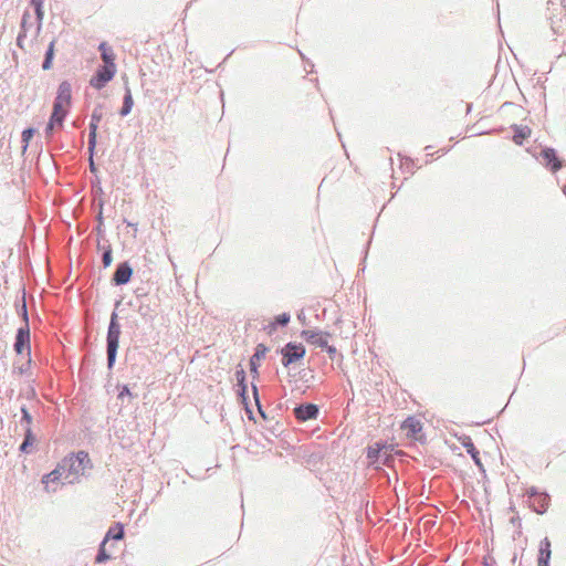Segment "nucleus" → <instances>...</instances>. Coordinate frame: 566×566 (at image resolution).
Segmentation results:
<instances>
[{
    "label": "nucleus",
    "instance_id": "nucleus-50",
    "mask_svg": "<svg viewBox=\"0 0 566 566\" xmlns=\"http://www.w3.org/2000/svg\"><path fill=\"white\" fill-rule=\"evenodd\" d=\"M96 232H97V234H98V235H102V234H103V232H104V231H103V224H97V227H96Z\"/></svg>",
    "mask_w": 566,
    "mask_h": 566
},
{
    "label": "nucleus",
    "instance_id": "nucleus-35",
    "mask_svg": "<svg viewBox=\"0 0 566 566\" xmlns=\"http://www.w3.org/2000/svg\"><path fill=\"white\" fill-rule=\"evenodd\" d=\"M97 247L101 248V244L98 243ZM102 249H103L102 263H103V268L106 269V268L111 266V264L113 262V250H112L111 244L104 245V247H102Z\"/></svg>",
    "mask_w": 566,
    "mask_h": 566
},
{
    "label": "nucleus",
    "instance_id": "nucleus-33",
    "mask_svg": "<svg viewBox=\"0 0 566 566\" xmlns=\"http://www.w3.org/2000/svg\"><path fill=\"white\" fill-rule=\"evenodd\" d=\"M251 389H252L253 399L255 401V406L258 408L260 416L263 418V420L268 421L269 420L268 416H266L265 411L263 410V407H262V403L260 400L259 388L253 381L251 384Z\"/></svg>",
    "mask_w": 566,
    "mask_h": 566
},
{
    "label": "nucleus",
    "instance_id": "nucleus-5",
    "mask_svg": "<svg viewBox=\"0 0 566 566\" xmlns=\"http://www.w3.org/2000/svg\"><path fill=\"white\" fill-rule=\"evenodd\" d=\"M13 349L17 355L27 354L28 364H31L30 325H22L18 328Z\"/></svg>",
    "mask_w": 566,
    "mask_h": 566
},
{
    "label": "nucleus",
    "instance_id": "nucleus-1",
    "mask_svg": "<svg viewBox=\"0 0 566 566\" xmlns=\"http://www.w3.org/2000/svg\"><path fill=\"white\" fill-rule=\"evenodd\" d=\"M60 468L66 473L65 479H69L70 483L77 481L80 476H86L93 469V463L86 451H78L71 453L60 462Z\"/></svg>",
    "mask_w": 566,
    "mask_h": 566
},
{
    "label": "nucleus",
    "instance_id": "nucleus-31",
    "mask_svg": "<svg viewBox=\"0 0 566 566\" xmlns=\"http://www.w3.org/2000/svg\"><path fill=\"white\" fill-rule=\"evenodd\" d=\"M106 543L105 539L101 542L95 556V564H104L111 559V555L106 552Z\"/></svg>",
    "mask_w": 566,
    "mask_h": 566
},
{
    "label": "nucleus",
    "instance_id": "nucleus-10",
    "mask_svg": "<svg viewBox=\"0 0 566 566\" xmlns=\"http://www.w3.org/2000/svg\"><path fill=\"white\" fill-rule=\"evenodd\" d=\"M541 158L546 168H548L552 172H557L564 166L562 159H559L557 151L551 147H544L541 150Z\"/></svg>",
    "mask_w": 566,
    "mask_h": 566
},
{
    "label": "nucleus",
    "instance_id": "nucleus-24",
    "mask_svg": "<svg viewBox=\"0 0 566 566\" xmlns=\"http://www.w3.org/2000/svg\"><path fill=\"white\" fill-rule=\"evenodd\" d=\"M98 51L101 52V57L104 62V65L115 64V54L106 42L99 43Z\"/></svg>",
    "mask_w": 566,
    "mask_h": 566
},
{
    "label": "nucleus",
    "instance_id": "nucleus-47",
    "mask_svg": "<svg viewBox=\"0 0 566 566\" xmlns=\"http://www.w3.org/2000/svg\"><path fill=\"white\" fill-rule=\"evenodd\" d=\"M54 126H55L54 123H52L51 120L48 122L45 129H44L46 137H51L53 135Z\"/></svg>",
    "mask_w": 566,
    "mask_h": 566
},
{
    "label": "nucleus",
    "instance_id": "nucleus-11",
    "mask_svg": "<svg viewBox=\"0 0 566 566\" xmlns=\"http://www.w3.org/2000/svg\"><path fill=\"white\" fill-rule=\"evenodd\" d=\"M72 103V85L69 81H62L59 84L56 96L54 98L53 105L71 107Z\"/></svg>",
    "mask_w": 566,
    "mask_h": 566
},
{
    "label": "nucleus",
    "instance_id": "nucleus-39",
    "mask_svg": "<svg viewBox=\"0 0 566 566\" xmlns=\"http://www.w3.org/2000/svg\"><path fill=\"white\" fill-rule=\"evenodd\" d=\"M21 423H27V427H31V423L33 421V418L31 413L29 412L28 408L25 406H22L21 409Z\"/></svg>",
    "mask_w": 566,
    "mask_h": 566
},
{
    "label": "nucleus",
    "instance_id": "nucleus-19",
    "mask_svg": "<svg viewBox=\"0 0 566 566\" xmlns=\"http://www.w3.org/2000/svg\"><path fill=\"white\" fill-rule=\"evenodd\" d=\"M69 109H70L69 107L61 106V105L59 106V104L53 105V109H52L49 120L54 123L56 126L62 127L63 123L69 114Z\"/></svg>",
    "mask_w": 566,
    "mask_h": 566
},
{
    "label": "nucleus",
    "instance_id": "nucleus-40",
    "mask_svg": "<svg viewBox=\"0 0 566 566\" xmlns=\"http://www.w3.org/2000/svg\"><path fill=\"white\" fill-rule=\"evenodd\" d=\"M102 118H103L102 105H97V106L94 107V109H93V112L91 114V119L90 120L99 124Z\"/></svg>",
    "mask_w": 566,
    "mask_h": 566
},
{
    "label": "nucleus",
    "instance_id": "nucleus-37",
    "mask_svg": "<svg viewBox=\"0 0 566 566\" xmlns=\"http://www.w3.org/2000/svg\"><path fill=\"white\" fill-rule=\"evenodd\" d=\"M264 429L270 436H273L275 438L280 437L284 431L283 426L279 421H275L273 424L266 426Z\"/></svg>",
    "mask_w": 566,
    "mask_h": 566
},
{
    "label": "nucleus",
    "instance_id": "nucleus-34",
    "mask_svg": "<svg viewBox=\"0 0 566 566\" xmlns=\"http://www.w3.org/2000/svg\"><path fill=\"white\" fill-rule=\"evenodd\" d=\"M43 0H30V4L34 8L35 18L39 24V28L42 24L43 18H44V10H43Z\"/></svg>",
    "mask_w": 566,
    "mask_h": 566
},
{
    "label": "nucleus",
    "instance_id": "nucleus-54",
    "mask_svg": "<svg viewBox=\"0 0 566 566\" xmlns=\"http://www.w3.org/2000/svg\"><path fill=\"white\" fill-rule=\"evenodd\" d=\"M352 401H354V398L349 399V401L347 402V409L349 408Z\"/></svg>",
    "mask_w": 566,
    "mask_h": 566
},
{
    "label": "nucleus",
    "instance_id": "nucleus-3",
    "mask_svg": "<svg viewBox=\"0 0 566 566\" xmlns=\"http://www.w3.org/2000/svg\"><path fill=\"white\" fill-rule=\"evenodd\" d=\"M547 21L554 41L566 38V8L562 3L548 2Z\"/></svg>",
    "mask_w": 566,
    "mask_h": 566
},
{
    "label": "nucleus",
    "instance_id": "nucleus-28",
    "mask_svg": "<svg viewBox=\"0 0 566 566\" xmlns=\"http://www.w3.org/2000/svg\"><path fill=\"white\" fill-rule=\"evenodd\" d=\"M54 45H55V41L53 40L50 42V44L45 51L44 59L42 62V69L44 71L51 70V67H52V63H53V59H54Z\"/></svg>",
    "mask_w": 566,
    "mask_h": 566
},
{
    "label": "nucleus",
    "instance_id": "nucleus-48",
    "mask_svg": "<svg viewBox=\"0 0 566 566\" xmlns=\"http://www.w3.org/2000/svg\"><path fill=\"white\" fill-rule=\"evenodd\" d=\"M30 364L27 363V365H22L14 369V373H18L19 375H23L28 371Z\"/></svg>",
    "mask_w": 566,
    "mask_h": 566
},
{
    "label": "nucleus",
    "instance_id": "nucleus-17",
    "mask_svg": "<svg viewBox=\"0 0 566 566\" xmlns=\"http://www.w3.org/2000/svg\"><path fill=\"white\" fill-rule=\"evenodd\" d=\"M401 429L406 430L407 437L419 440L417 434L422 430V423L416 417L410 416L402 422Z\"/></svg>",
    "mask_w": 566,
    "mask_h": 566
},
{
    "label": "nucleus",
    "instance_id": "nucleus-45",
    "mask_svg": "<svg viewBox=\"0 0 566 566\" xmlns=\"http://www.w3.org/2000/svg\"><path fill=\"white\" fill-rule=\"evenodd\" d=\"M27 38V34L24 31H20L18 36H17V45L21 49V50H24V45H23V42Z\"/></svg>",
    "mask_w": 566,
    "mask_h": 566
},
{
    "label": "nucleus",
    "instance_id": "nucleus-56",
    "mask_svg": "<svg viewBox=\"0 0 566 566\" xmlns=\"http://www.w3.org/2000/svg\"><path fill=\"white\" fill-rule=\"evenodd\" d=\"M563 192H564V195H565V197H566V185H565V186H564V188H563Z\"/></svg>",
    "mask_w": 566,
    "mask_h": 566
},
{
    "label": "nucleus",
    "instance_id": "nucleus-8",
    "mask_svg": "<svg viewBox=\"0 0 566 566\" xmlns=\"http://www.w3.org/2000/svg\"><path fill=\"white\" fill-rule=\"evenodd\" d=\"M293 415L301 423L315 420L319 415V407L313 402H302L294 407Z\"/></svg>",
    "mask_w": 566,
    "mask_h": 566
},
{
    "label": "nucleus",
    "instance_id": "nucleus-42",
    "mask_svg": "<svg viewBox=\"0 0 566 566\" xmlns=\"http://www.w3.org/2000/svg\"><path fill=\"white\" fill-rule=\"evenodd\" d=\"M134 294H135V297L137 298L138 302H142L144 300H148V293L145 291L144 287H137L135 291H134Z\"/></svg>",
    "mask_w": 566,
    "mask_h": 566
},
{
    "label": "nucleus",
    "instance_id": "nucleus-6",
    "mask_svg": "<svg viewBox=\"0 0 566 566\" xmlns=\"http://www.w3.org/2000/svg\"><path fill=\"white\" fill-rule=\"evenodd\" d=\"M116 73V65H101L96 69L95 73L90 80V84L92 87L96 90H102L106 86L108 82L113 80Z\"/></svg>",
    "mask_w": 566,
    "mask_h": 566
},
{
    "label": "nucleus",
    "instance_id": "nucleus-13",
    "mask_svg": "<svg viewBox=\"0 0 566 566\" xmlns=\"http://www.w3.org/2000/svg\"><path fill=\"white\" fill-rule=\"evenodd\" d=\"M235 379H237V396L239 402H244L248 400V382H247V374L245 370L239 365L235 369Z\"/></svg>",
    "mask_w": 566,
    "mask_h": 566
},
{
    "label": "nucleus",
    "instance_id": "nucleus-9",
    "mask_svg": "<svg viewBox=\"0 0 566 566\" xmlns=\"http://www.w3.org/2000/svg\"><path fill=\"white\" fill-rule=\"evenodd\" d=\"M133 273L134 270L128 261L118 263L111 279L112 285L120 286L127 284L132 280Z\"/></svg>",
    "mask_w": 566,
    "mask_h": 566
},
{
    "label": "nucleus",
    "instance_id": "nucleus-25",
    "mask_svg": "<svg viewBox=\"0 0 566 566\" xmlns=\"http://www.w3.org/2000/svg\"><path fill=\"white\" fill-rule=\"evenodd\" d=\"M124 526L122 523H115L114 526L109 527L103 539L108 542L109 539L119 541L124 537Z\"/></svg>",
    "mask_w": 566,
    "mask_h": 566
},
{
    "label": "nucleus",
    "instance_id": "nucleus-30",
    "mask_svg": "<svg viewBox=\"0 0 566 566\" xmlns=\"http://www.w3.org/2000/svg\"><path fill=\"white\" fill-rule=\"evenodd\" d=\"M291 315L289 313H282L274 317V321L270 323L269 328L270 333L276 329L277 326H286L290 323Z\"/></svg>",
    "mask_w": 566,
    "mask_h": 566
},
{
    "label": "nucleus",
    "instance_id": "nucleus-51",
    "mask_svg": "<svg viewBox=\"0 0 566 566\" xmlns=\"http://www.w3.org/2000/svg\"><path fill=\"white\" fill-rule=\"evenodd\" d=\"M29 396H32L34 397L35 396V390L32 388L31 391L29 392Z\"/></svg>",
    "mask_w": 566,
    "mask_h": 566
},
{
    "label": "nucleus",
    "instance_id": "nucleus-29",
    "mask_svg": "<svg viewBox=\"0 0 566 566\" xmlns=\"http://www.w3.org/2000/svg\"><path fill=\"white\" fill-rule=\"evenodd\" d=\"M117 399L120 400L122 402L125 401V398L128 399V402L137 398V395L130 391L128 385H117Z\"/></svg>",
    "mask_w": 566,
    "mask_h": 566
},
{
    "label": "nucleus",
    "instance_id": "nucleus-38",
    "mask_svg": "<svg viewBox=\"0 0 566 566\" xmlns=\"http://www.w3.org/2000/svg\"><path fill=\"white\" fill-rule=\"evenodd\" d=\"M323 349H325L329 356V358L333 360V361H338L343 358V355L337 350V348L333 345H328L325 346Z\"/></svg>",
    "mask_w": 566,
    "mask_h": 566
},
{
    "label": "nucleus",
    "instance_id": "nucleus-46",
    "mask_svg": "<svg viewBox=\"0 0 566 566\" xmlns=\"http://www.w3.org/2000/svg\"><path fill=\"white\" fill-rule=\"evenodd\" d=\"M98 207H99V209H98V213L96 216V220H97L98 224H103V220H104V218H103L104 201L102 199L98 202Z\"/></svg>",
    "mask_w": 566,
    "mask_h": 566
},
{
    "label": "nucleus",
    "instance_id": "nucleus-21",
    "mask_svg": "<svg viewBox=\"0 0 566 566\" xmlns=\"http://www.w3.org/2000/svg\"><path fill=\"white\" fill-rule=\"evenodd\" d=\"M35 440H36V438H35V434L32 431V428L31 427H27L25 430H24L23 441H22V443L19 447V451L21 453H25V454L30 453L31 452V448L34 444Z\"/></svg>",
    "mask_w": 566,
    "mask_h": 566
},
{
    "label": "nucleus",
    "instance_id": "nucleus-55",
    "mask_svg": "<svg viewBox=\"0 0 566 566\" xmlns=\"http://www.w3.org/2000/svg\"><path fill=\"white\" fill-rule=\"evenodd\" d=\"M127 224H128V227H130V228L136 227V224H133V223H130V222H128Z\"/></svg>",
    "mask_w": 566,
    "mask_h": 566
},
{
    "label": "nucleus",
    "instance_id": "nucleus-20",
    "mask_svg": "<svg viewBox=\"0 0 566 566\" xmlns=\"http://www.w3.org/2000/svg\"><path fill=\"white\" fill-rule=\"evenodd\" d=\"M512 130L514 132L513 142L516 145H523L524 140L531 136V128L524 125H512Z\"/></svg>",
    "mask_w": 566,
    "mask_h": 566
},
{
    "label": "nucleus",
    "instance_id": "nucleus-44",
    "mask_svg": "<svg viewBox=\"0 0 566 566\" xmlns=\"http://www.w3.org/2000/svg\"><path fill=\"white\" fill-rule=\"evenodd\" d=\"M240 403L244 407V410H245V413H247L248 418L250 420H254L253 411H252V409H251V407L249 405V399L245 400L244 402H240Z\"/></svg>",
    "mask_w": 566,
    "mask_h": 566
},
{
    "label": "nucleus",
    "instance_id": "nucleus-4",
    "mask_svg": "<svg viewBox=\"0 0 566 566\" xmlns=\"http://www.w3.org/2000/svg\"><path fill=\"white\" fill-rule=\"evenodd\" d=\"M279 352L282 355V365L284 367L300 361L306 354L305 346L296 342H289Z\"/></svg>",
    "mask_w": 566,
    "mask_h": 566
},
{
    "label": "nucleus",
    "instance_id": "nucleus-27",
    "mask_svg": "<svg viewBox=\"0 0 566 566\" xmlns=\"http://www.w3.org/2000/svg\"><path fill=\"white\" fill-rule=\"evenodd\" d=\"M64 473L65 472H63V470H62V468H60V463H59L53 471H51L50 473L44 474L42 476V483L45 484V488H48V484L50 482L54 483V482L59 481Z\"/></svg>",
    "mask_w": 566,
    "mask_h": 566
},
{
    "label": "nucleus",
    "instance_id": "nucleus-7",
    "mask_svg": "<svg viewBox=\"0 0 566 566\" xmlns=\"http://www.w3.org/2000/svg\"><path fill=\"white\" fill-rule=\"evenodd\" d=\"M527 497L531 509L537 514H544L549 505V495L546 492H539L535 486L527 490Z\"/></svg>",
    "mask_w": 566,
    "mask_h": 566
},
{
    "label": "nucleus",
    "instance_id": "nucleus-53",
    "mask_svg": "<svg viewBox=\"0 0 566 566\" xmlns=\"http://www.w3.org/2000/svg\"><path fill=\"white\" fill-rule=\"evenodd\" d=\"M264 439H265L268 442L272 443V440H271V438H270V437L264 436Z\"/></svg>",
    "mask_w": 566,
    "mask_h": 566
},
{
    "label": "nucleus",
    "instance_id": "nucleus-2",
    "mask_svg": "<svg viewBox=\"0 0 566 566\" xmlns=\"http://www.w3.org/2000/svg\"><path fill=\"white\" fill-rule=\"evenodd\" d=\"M122 301L118 300L115 302L114 304V307L115 310L113 311V313L111 314V318H109V324H108V327H107V334H106V359H107V368L109 370L113 369L115 363H116V357H117V352H118V347H119V337H120V324H119V321H118V315H117V312L116 310L119 307Z\"/></svg>",
    "mask_w": 566,
    "mask_h": 566
},
{
    "label": "nucleus",
    "instance_id": "nucleus-52",
    "mask_svg": "<svg viewBox=\"0 0 566 566\" xmlns=\"http://www.w3.org/2000/svg\"><path fill=\"white\" fill-rule=\"evenodd\" d=\"M482 566H490V564L488 563L486 558L483 559Z\"/></svg>",
    "mask_w": 566,
    "mask_h": 566
},
{
    "label": "nucleus",
    "instance_id": "nucleus-32",
    "mask_svg": "<svg viewBox=\"0 0 566 566\" xmlns=\"http://www.w3.org/2000/svg\"><path fill=\"white\" fill-rule=\"evenodd\" d=\"M36 133V129L33 127H27L22 130L21 134V143H22V151L25 153L31 139L33 138L34 134Z\"/></svg>",
    "mask_w": 566,
    "mask_h": 566
},
{
    "label": "nucleus",
    "instance_id": "nucleus-14",
    "mask_svg": "<svg viewBox=\"0 0 566 566\" xmlns=\"http://www.w3.org/2000/svg\"><path fill=\"white\" fill-rule=\"evenodd\" d=\"M327 335L328 334H324L321 331L304 329L301 332L302 338H304L307 343L321 348L327 346Z\"/></svg>",
    "mask_w": 566,
    "mask_h": 566
},
{
    "label": "nucleus",
    "instance_id": "nucleus-12",
    "mask_svg": "<svg viewBox=\"0 0 566 566\" xmlns=\"http://www.w3.org/2000/svg\"><path fill=\"white\" fill-rule=\"evenodd\" d=\"M268 352H269V348L262 343H260L255 346L254 353L249 360L250 373L252 375L253 380L259 378L260 360L265 357Z\"/></svg>",
    "mask_w": 566,
    "mask_h": 566
},
{
    "label": "nucleus",
    "instance_id": "nucleus-26",
    "mask_svg": "<svg viewBox=\"0 0 566 566\" xmlns=\"http://www.w3.org/2000/svg\"><path fill=\"white\" fill-rule=\"evenodd\" d=\"M97 128H98V124L90 120V124H88L87 150H95L96 149Z\"/></svg>",
    "mask_w": 566,
    "mask_h": 566
},
{
    "label": "nucleus",
    "instance_id": "nucleus-49",
    "mask_svg": "<svg viewBox=\"0 0 566 566\" xmlns=\"http://www.w3.org/2000/svg\"><path fill=\"white\" fill-rule=\"evenodd\" d=\"M128 306L133 307L136 312H137V305H138V301L137 298L135 297V300H132L127 303Z\"/></svg>",
    "mask_w": 566,
    "mask_h": 566
},
{
    "label": "nucleus",
    "instance_id": "nucleus-41",
    "mask_svg": "<svg viewBox=\"0 0 566 566\" xmlns=\"http://www.w3.org/2000/svg\"><path fill=\"white\" fill-rule=\"evenodd\" d=\"M87 153H88L90 171L92 174L96 175L98 172V169H97V166L95 165V161H94L95 150H87Z\"/></svg>",
    "mask_w": 566,
    "mask_h": 566
},
{
    "label": "nucleus",
    "instance_id": "nucleus-16",
    "mask_svg": "<svg viewBox=\"0 0 566 566\" xmlns=\"http://www.w3.org/2000/svg\"><path fill=\"white\" fill-rule=\"evenodd\" d=\"M551 541L544 537L538 545L537 566H549L552 556Z\"/></svg>",
    "mask_w": 566,
    "mask_h": 566
},
{
    "label": "nucleus",
    "instance_id": "nucleus-36",
    "mask_svg": "<svg viewBox=\"0 0 566 566\" xmlns=\"http://www.w3.org/2000/svg\"><path fill=\"white\" fill-rule=\"evenodd\" d=\"M23 293H25V292L23 291ZM17 307H18L17 308L18 313L21 315V317L23 319V325H30L28 307H27V302H25V294L22 295L21 304H18Z\"/></svg>",
    "mask_w": 566,
    "mask_h": 566
},
{
    "label": "nucleus",
    "instance_id": "nucleus-23",
    "mask_svg": "<svg viewBox=\"0 0 566 566\" xmlns=\"http://www.w3.org/2000/svg\"><path fill=\"white\" fill-rule=\"evenodd\" d=\"M133 106H134V99H133L132 91H130L128 84H126L125 85V94L123 97V105L118 112L119 115L122 117H126L132 112Z\"/></svg>",
    "mask_w": 566,
    "mask_h": 566
},
{
    "label": "nucleus",
    "instance_id": "nucleus-43",
    "mask_svg": "<svg viewBox=\"0 0 566 566\" xmlns=\"http://www.w3.org/2000/svg\"><path fill=\"white\" fill-rule=\"evenodd\" d=\"M29 20H30V13H29V11H24L22 19H21L20 31H24L27 33Z\"/></svg>",
    "mask_w": 566,
    "mask_h": 566
},
{
    "label": "nucleus",
    "instance_id": "nucleus-15",
    "mask_svg": "<svg viewBox=\"0 0 566 566\" xmlns=\"http://www.w3.org/2000/svg\"><path fill=\"white\" fill-rule=\"evenodd\" d=\"M458 441L465 449L467 453L472 458V460L475 463V465H478L479 468H482V461H481V458H480V452L475 448L471 437L467 436V434H462V436L458 437Z\"/></svg>",
    "mask_w": 566,
    "mask_h": 566
},
{
    "label": "nucleus",
    "instance_id": "nucleus-18",
    "mask_svg": "<svg viewBox=\"0 0 566 566\" xmlns=\"http://www.w3.org/2000/svg\"><path fill=\"white\" fill-rule=\"evenodd\" d=\"M137 313L140 315V317L145 322H153L156 316V311L151 306L149 300H144L142 302H138Z\"/></svg>",
    "mask_w": 566,
    "mask_h": 566
},
{
    "label": "nucleus",
    "instance_id": "nucleus-22",
    "mask_svg": "<svg viewBox=\"0 0 566 566\" xmlns=\"http://www.w3.org/2000/svg\"><path fill=\"white\" fill-rule=\"evenodd\" d=\"M384 448H386V443L381 441H377L367 448L368 464L378 462Z\"/></svg>",
    "mask_w": 566,
    "mask_h": 566
}]
</instances>
